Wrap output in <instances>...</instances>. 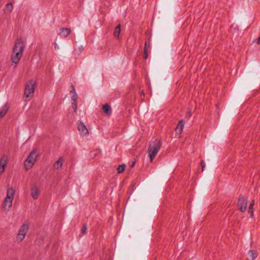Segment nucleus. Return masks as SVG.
Segmentation results:
<instances>
[{
    "label": "nucleus",
    "mask_w": 260,
    "mask_h": 260,
    "mask_svg": "<svg viewBox=\"0 0 260 260\" xmlns=\"http://www.w3.org/2000/svg\"><path fill=\"white\" fill-rule=\"evenodd\" d=\"M24 49V44L21 39H17L13 49L11 55V60L14 63L15 67L19 62L22 55Z\"/></svg>",
    "instance_id": "nucleus-1"
},
{
    "label": "nucleus",
    "mask_w": 260,
    "mask_h": 260,
    "mask_svg": "<svg viewBox=\"0 0 260 260\" xmlns=\"http://www.w3.org/2000/svg\"><path fill=\"white\" fill-rule=\"evenodd\" d=\"M162 143L159 139H155L150 143L149 147L148 148L149 157L151 161H152L155 158L156 155L159 151Z\"/></svg>",
    "instance_id": "nucleus-2"
},
{
    "label": "nucleus",
    "mask_w": 260,
    "mask_h": 260,
    "mask_svg": "<svg viewBox=\"0 0 260 260\" xmlns=\"http://www.w3.org/2000/svg\"><path fill=\"white\" fill-rule=\"evenodd\" d=\"M14 193L15 190L13 188L10 187L7 189V197L5 200L3 205V207L5 209H9L11 207Z\"/></svg>",
    "instance_id": "nucleus-3"
},
{
    "label": "nucleus",
    "mask_w": 260,
    "mask_h": 260,
    "mask_svg": "<svg viewBox=\"0 0 260 260\" xmlns=\"http://www.w3.org/2000/svg\"><path fill=\"white\" fill-rule=\"evenodd\" d=\"M35 85L36 83L32 80H29L27 82L24 90V94L26 97L28 98L31 94L34 93Z\"/></svg>",
    "instance_id": "nucleus-4"
},
{
    "label": "nucleus",
    "mask_w": 260,
    "mask_h": 260,
    "mask_svg": "<svg viewBox=\"0 0 260 260\" xmlns=\"http://www.w3.org/2000/svg\"><path fill=\"white\" fill-rule=\"evenodd\" d=\"M247 206V198L242 196H240L238 201V206L242 212L246 211Z\"/></svg>",
    "instance_id": "nucleus-5"
},
{
    "label": "nucleus",
    "mask_w": 260,
    "mask_h": 260,
    "mask_svg": "<svg viewBox=\"0 0 260 260\" xmlns=\"http://www.w3.org/2000/svg\"><path fill=\"white\" fill-rule=\"evenodd\" d=\"M38 157V155L36 154V152L35 150L32 151L28 156L26 161H25V166H26V164H29V167H31L35 162L36 161L37 158Z\"/></svg>",
    "instance_id": "nucleus-6"
},
{
    "label": "nucleus",
    "mask_w": 260,
    "mask_h": 260,
    "mask_svg": "<svg viewBox=\"0 0 260 260\" xmlns=\"http://www.w3.org/2000/svg\"><path fill=\"white\" fill-rule=\"evenodd\" d=\"M78 128L79 132H81V135L86 136L88 134V131L86 126L82 122H80L78 124Z\"/></svg>",
    "instance_id": "nucleus-7"
},
{
    "label": "nucleus",
    "mask_w": 260,
    "mask_h": 260,
    "mask_svg": "<svg viewBox=\"0 0 260 260\" xmlns=\"http://www.w3.org/2000/svg\"><path fill=\"white\" fill-rule=\"evenodd\" d=\"M31 195L34 200L38 198L40 191L39 188L36 185H33L31 188Z\"/></svg>",
    "instance_id": "nucleus-8"
},
{
    "label": "nucleus",
    "mask_w": 260,
    "mask_h": 260,
    "mask_svg": "<svg viewBox=\"0 0 260 260\" xmlns=\"http://www.w3.org/2000/svg\"><path fill=\"white\" fill-rule=\"evenodd\" d=\"M71 32L70 28H61L59 35L63 37H67Z\"/></svg>",
    "instance_id": "nucleus-9"
},
{
    "label": "nucleus",
    "mask_w": 260,
    "mask_h": 260,
    "mask_svg": "<svg viewBox=\"0 0 260 260\" xmlns=\"http://www.w3.org/2000/svg\"><path fill=\"white\" fill-rule=\"evenodd\" d=\"M28 229H29V227H28V225L25 224H23L21 226V227L19 230L18 234H22L23 235L25 236L26 233L27 232V231L28 230Z\"/></svg>",
    "instance_id": "nucleus-10"
},
{
    "label": "nucleus",
    "mask_w": 260,
    "mask_h": 260,
    "mask_svg": "<svg viewBox=\"0 0 260 260\" xmlns=\"http://www.w3.org/2000/svg\"><path fill=\"white\" fill-rule=\"evenodd\" d=\"M103 110L104 112L108 115H110L112 113L111 108L108 104L103 106Z\"/></svg>",
    "instance_id": "nucleus-11"
},
{
    "label": "nucleus",
    "mask_w": 260,
    "mask_h": 260,
    "mask_svg": "<svg viewBox=\"0 0 260 260\" xmlns=\"http://www.w3.org/2000/svg\"><path fill=\"white\" fill-rule=\"evenodd\" d=\"M9 109V107L6 105L2 107L1 110H0V117H3L7 113Z\"/></svg>",
    "instance_id": "nucleus-12"
},
{
    "label": "nucleus",
    "mask_w": 260,
    "mask_h": 260,
    "mask_svg": "<svg viewBox=\"0 0 260 260\" xmlns=\"http://www.w3.org/2000/svg\"><path fill=\"white\" fill-rule=\"evenodd\" d=\"M71 86L73 89V90L74 92V94L71 97L72 101V102H74V103L77 102L78 95H77V93L75 92V88L74 86H73V85H72Z\"/></svg>",
    "instance_id": "nucleus-13"
},
{
    "label": "nucleus",
    "mask_w": 260,
    "mask_h": 260,
    "mask_svg": "<svg viewBox=\"0 0 260 260\" xmlns=\"http://www.w3.org/2000/svg\"><path fill=\"white\" fill-rule=\"evenodd\" d=\"M120 28L121 25L120 24H118L115 28L113 34L114 36L117 38L119 37L120 33Z\"/></svg>",
    "instance_id": "nucleus-14"
},
{
    "label": "nucleus",
    "mask_w": 260,
    "mask_h": 260,
    "mask_svg": "<svg viewBox=\"0 0 260 260\" xmlns=\"http://www.w3.org/2000/svg\"><path fill=\"white\" fill-rule=\"evenodd\" d=\"M62 159L61 157H60L58 160H57L55 164H54V167L55 168L57 169H59V168H61L62 163Z\"/></svg>",
    "instance_id": "nucleus-15"
},
{
    "label": "nucleus",
    "mask_w": 260,
    "mask_h": 260,
    "mask_svg": "<svg viewBox=\"0 0 260 260\" xmlns=\"http://www.w3.org/2000/svg\"><path fill=\"white\" fill-rule=\"evenodd\" d=\"M254 205V201L252 200L249 205V209H248V213H249L250 214L251 217H252L253 216V207Z\"/></svg>",
    "instance_id": "nucleus-16"
},
{
    "label": "nucleus",
    "mask_w": 260,
    "mask_h": 260,
    "mask_svg": "<svg viewBox=\"0 0 260 260\" xmlns=\"http://www.w3.org/2000/svg\"><path fill=\"white\" fill-rule=\"evenodd\" d=\"M249 254L252 258L251 260H254L255 258L257 256V253L255 250H252L249 251Z\"/></svg>",
    "instance_id": "nucleus-17"
},
{
    "label": "nucleus",
    "mask_w": 260,
    "mask_h": 260,
    "mask_svg": "<svg viewBox=\"0 0 260 260\" xmlns=\"http://www.w3.org/2000/svg\"><path fill=\"white\" fill-rule=\"evenodd\" d=\"M184 124H185V121L182 119L180 120L178 122V124L176 127V129H177L179 128H180V132H182L183 130V128L184 127Z\"/></svg>",
    "instance_id": "nucleus-18"
},
{
    "label": "nucleus",
    "mask_w": 260,
    "mask_h": 260,
    "mask_svg": "<svg viewBox=\"0 0 260 260\" xmlns=\"http://www.w3.org/2000/svg\"><path fill=\"white\" fill-rule=\"evenodd\" d=\"M125 165L124 164L119 165L117 168L118 173H122L125 170Z\"/></svg>",
    "instance_id": "nucleus-19"
},
{
    "label": "nucleus",
    "mask_w": 260,
    "mask_h": 260,
    "mask_svg": "<svg viewBox=\"0 0 260 260\" xmlns=\"http://www.w3.org/2000/svg\"><path fill=\"white\" fill-rule=\"evenodd\" d=\"M3 159H1L0 160V174L3 173L5 171V167L6 166V162H4L3 166H2Z\"/></svg>",
    "instance_id": "nucleus-20"
},
{
    "label": "nucleus",
    "mask_w": 260,
    "mask_h": 260,
    "mask_svg": "<svg viewBox=\"0 0 260 260\" xmlns=\"http://www.w3.org/2000/svg\"><path fill=\"white\" fill-rule=\"evenodd\" d=\"M6 10L9 12H11L13 10V5L12 3L7 4L6 6Z\"/></svg>",
    "instance_id": "nucleus-21"
},
{
    "label": "nucleus",
    "mask_w": 260,
    "mask_h": 260,
    "mask_svg": "<svg viewBox=\"0 0 260 260\" xmlns=\"http://www.w3.org/2000/svg\"><path fill=\"white\" fill-rule=\"evenodd\" d=\"M24 235L22 234H18L16 237L17 240L19 242H21L25 238Z\"/></svg>",
    "instance_id": "nucleus-22"
},
{
    "label": "nucleus",
    "mask_w": 260,
    "mask_h": 260,
    "mask_svg": "<svg viewBox=\"0 0 260 260\" xmlns=\"http://www.w3.org/2000/svg\"><path fill=\"white\" fill-rule=\"evenodd\" d=\"M87 232V226L86 224H84L81 228V233L82 234H85Z\"/></svg>",
    "instance_id": "nucleus-23"
},
{
    "label": "nucleus",
    "mask_w": 260,
    "mask_h": 260,
    "mask_svg": "<svg viewBox=\"0 0 260 260\" xmlns=\"http://www.w3.org/2000/svg\"><path fill=\"white\" fill-rule=\"evenodd\" d=\"M147 42H145L144 46V58L146 59L148 57V53L146 49Z\"/></svg>",
    "instance_id": "nucleus-24"
},
{
    "label": "nucleus",
    "mask_w": 260,
    "mask_h": 260,
    "mask_svg": "<svg viewBox=\"0 0 260 260\" xmlns=\"http://www.w3.org/2000/svg\"><path fill=\"white\" fill-rule=\"evenodd\" d=\"M72 107L74 110V112L76 113L77 112V102H75V103L72 102Z\"/></svg>",
    "instance_id": "nucleus-25"
},
{
    "label": "nucleus",
    "mask_w": 260,
    "mask_h": 260,
    "mask_svg": "<svg viewBox=\"0 0 260 260\" xmlns=\"http://www.w3.org/2000/svg\"><path fill=\"white\" fill-rule=\"evenodd\" d=\"M201 165L202 166V172H203L204 171V169L205 167V164L204 161L203 160H201Z\"/></svg>",
    "instance_id": "nucleus-26"
},
{
    "label": "nucleus",
    "mask_w": 260,
    "mask_h": 260,
    "mask_svg": "<svg viewBox=\"0 0 260 260\" xmlns=\"http://www.w3.org/2000/svg\"><path fill=\"white\" fill-rule=\"evenodd\" d=\"M5 157H3L1 159H3L2 162V166H3L4 162H6V160L4 159Z\"/></svg>",
    "instance_id": "nucleus-27"
},
{
    "label": "nucleus",
    "mask_w": 260,
    "mask_h": 260,
    "mask_svg": "<svg viewBox=\"0 0 260 260\" xmlns=\"http://www.w3.org/2000/svg\"><path fill=\"white\" fill-rule=\"evenodd\" d=\"M54 48L55 49H59V47L56 43H54Z\"/></svg>",
    "instance_id": "nucleus-28"
},
{
    "label": "nucleus",
    "mask_w": 260,
    "mask_h": 260,
    "mask_svg": "<svg viewBox=\"0 0 260 260\" xmlns=\"http://www.w3.org/2000/svg\"><path fill=\"white\" fill-rule=\"evenodd\" d=\"M135 162H133L132 164V165H131V167H134V166L135 165Z\"/></svg>",
    "instance_id": "nucleus-29"
},
{
    "label": "nucleus",
    "mask_w": 260,
    "mask_h": 260,
    "mask_svg": "<svg viewBox=\"0 0 260 260\" xmlns=\"http://www.w3.org/2000/svg\"><path fill=\"white\" fill-rule=\"evenodd\" d=\"M187 116H191L190 112H189L188 113V114H187Z\"/></svg>",
    "instance_id": "nucleus-30"
},
{
    "label": "nucleus",
    "mask_w": 260,
    "mask_h": 260,
    "mask_svg": "<svg viewBox=\"0 0 260 260\" xmlns=\"http://www.w3.org/2000/svg\"><path fill=\"white\" fill-rule=\"evenodd\" d=\"M80 49L81 50H83V47H82V46H81V48H80Z\"/></svg>",
    "instance_id": "nucleus-31"
},
{
    "label": "nucleus",
    "mask_w": 260,
    "mask_h": 260,
    "mask_svg": "<svg viewBox=\"0 0 260 260\" xmlns=\"http://www.w3.org/2000/svg\"><path fill=\"white\" fill-rule=\"evenodd\" d=\"M147 47H148V46H147V45H146V49H147V50L148 49V48H147Z\"/></svg>",
    "instance_id": "nucleus-32"
}]
</instances>
